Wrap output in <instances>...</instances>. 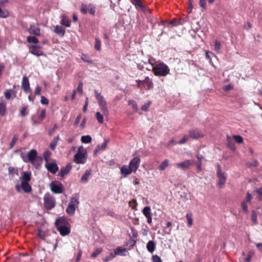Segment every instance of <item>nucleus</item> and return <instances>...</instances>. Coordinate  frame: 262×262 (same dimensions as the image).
Here are the masks:
<instances>
[{"label": "nucleus", "instance_id": "31", "mask_svg": "<svg viewBox=\"0 0 262 262\" xmlns=\"http://www.w3.org/2000/svg\"><path fill=\"white\" fill-rule=\"evenodd\" d=\"M91 174V170H86L83 175L82 176L81 178V181L82 183H86L88 181V180L89 179V176Z\"/></svg>", "mask_w": 262, "mask_h": 262}, {"label": "nucleus", "instance_id": "14", "mask_svg": "<svg viewBox=\"0 0 262 262\" xmlns=\"http://www.w3.org/2000/svg\"><path fill=\"white\" fill-rule=\"evenodd\" d=\"M28 30L30 34L35 36H40V29L35 26L34 24H31Z\"/></svg>", "mask_w": 262, "mask_h": 262}, {"label": "nucleus", "instance_id": "41", "mask_svg": "<svg viewBox=\"0 0 262 262\" xmlns=\"http://www.w3.org/2000/svg\"><path fill=\"white\" fill-rule=\"evenodd\" d=\"M142 213L145 217L151 215L150 207L149 206L145 207L142 210Z\"/></svg>", "mask_w": 262, "mask_h": 262}, {"label": "nucleus", "instance_id": "21", "mask_svg": "<svg viewBox=\"0 0 262 262\" xmlns=\"http://www.w3.org/2000/svg\"><path fill=\"white\" fill-rule=\"evenodd\" d=\"M127 252L126 249L121 247H118L114 251V253L115 255L125 256Z\"/></svg>", "mask_w": 262, "mask_h": 262}, {"label": "nucleus", "instance_id": "4", "mask_svg": "<svg viewBox=\"0 0 262 262\" xmlns=\"http://www.w3.org/2000/svg\"><path fill=\"white\" fill-rule=\"evenodd\" d=\"M43 206L46 209L50 210L55 207L56 201L55 198L49 193H47L43 197Z\"/></svg>", "mask_w": 262, "mask_h": 262}, {"label": "nucleus", "instance_id": "54", "mask_svg": "<svg viewBox=\"0 0 262 262\" xmlns=\"http://www.w3.org/2000/svg\"><path fill=\"white\" fill-rule=\"evenodd\" d=\"M81 59L85 62H88V63H92V62L90 57L86 54H82Z\"/></svg>", "mask_w": 262, "mask_h": 262}, {"label": "nucleus", "instance_id": "38", "mask_svg": "<svg viewBox=\"0 0 262 262\" xmlns=\"http://www.w3.org/2000/svg\"><path fill=\"white\" fill-rule=\"evenodd\" d=\"M168 162H169V161L168 159H165V160H164L162 163L161 164H160V165L159 166V169L161 171H163L165 169V168L168 166Z\"/></svg>", "mask_w": 262, "mask_h": 262}, {"label": "nucleus", "instance_id": "36", "mask_svg": "<svg viewBox=\"0 0 262 262\" xmlns=\"http://www.w3.org/2000/svg\"><path fill=\"white\" fill-rule=\"evenodd\" d=\"M96 98L97 100L98 101V103L101 102L104 100V98L102 95H101L100 93L98 92V91L96 90H94Z\"/></svg>", "mask_w": 262, "mask_h": 262}, {"label": "nucleus", "instance_id": "17", "mask_svg": "<svg viewBox=\"0 0 262 262\" xmlns=\"http://www.w3.org/2000/svg\"><path fill=\"white\" fill-rule=\"evenodd\" d=\"M132 172H133V169H132L129 166V167H127V166L126 165H123L121 168V170H120V172H121V174H122V176L124 177V178H126L127 177L128 175H129Z\"/></svg>", "mask_w": 262, "mask_h": 262}, {"label": "nucleus", "instance_id": "8", "mask_svg": "<svg viewBox=\"0 0 262 262\" xmlns=\"http://www.w3.org/2000/svg\"><path fill=\"white\" fill-rule=\"evenodd\" d=\"M45 167L52 173H56L59 170V167L56 161L51 163L46 162Z\"/></svg>", "mask_w": 262, "mask_h": 262}, {"label": "nucleus", "instance_id": "9", "mask_svg": "<svg viewBox=\"0 0 262 262\" xmlns=\"http://www.w3.org/2000/svg\"><path fill=\"white\" fill-rule=\"evenodd\" d=\"M40 46L31 45L29 48V52L37 56L43 55L44 53L40 50Z\"/></svg>", "mask_w": 262, "mask_h": 262}, {"label": "nucleus", "instance_id": "55", "mask_svg": "<svg viewBox=\"0 0 262 262\" xmlns=\"http://www.w3.org/2000/svg\"><path fill=\"white\" fill-rule=\"evenodd\" d=\"M18 140V136L16 135H14L13 138L12 139L10 143V148H12L14 145L15 144L16 141Z\"/></svg>", "mask_w": 262, "mask_h": 262}, {"label": "nucleus", "instance_id": "48", "mask_svg": "<svg viewBox=\"0 0 262 262\" xmlns=\"http://www.w3.org/2000/svg\"><path fill=\"white\" fill-rule=\"evenodd\" d=\"M103 251L102 248H97L92 254L91 257L96 258Z\"/></svg>", "mask_w": 262, "mask_h": 262}, {"label": "nucleus", "instance_id": "53", "mask_svg": "<svg viewBox=\"0 0 262 262\" xmlns=\"http://www.w3.org/2000/svg\"><path fill=\"white\" fill-rule=\"evenodd\" d=\"M115 255H114V253L113 252H111L110 253L109 255L104 259H103V260L104 262H108L110 260H112L115 257Z\"/></svg>", "mask_w": 262, "mask_h": 262}, {"label": "nucleus", "instance_id": "19", "mask_svg": "<svg viewBox=\"0 0 262 262\" xmlns=\"http://www.w3.org/2000/svg\"><path fill=\"white\" fill-rule=\"evenodd\" d=\"M189 138L197 139L203 136L200 133V132L196 129H193L190 130L189 134Z\"/></svg>", "mask_w": 262, "mask_h": 262}, {"label": "nucleus", "instance_id": "20", "mask_svg": "<svg viewBox=\"0 0 262 262\" xmlns=\"http://www.w3.org/2000/svg\"><path fill=\"white\" fill-rule=\"evenodd\" d=\"M54 32L60 37H63L66 33V29L62 26L57 25L55 27Z\"/></svg>", "mask_w": 262, "mask_h": 262}, {"label": "nucleus", "instance_id": "12", "mask_svg": "<svg viewBox=\"0 0 262 262\" xmlns=\"http://www.w3.org/2000/svg\"><path fill=\"white\" fill-rule=\"evenodd\" d=\"M21 88L26 94L31 92L29 80L26 76H24L23 77Z\"/></svg>", "mask_w": 262, "mask_h": 262}, {"label": "nucleus", "instance_id": "50", "mask_svg": "<svg viewBox=\"0 0 262 262\" xmlns=\"http://www.w3.org/2000/svg\"><path fill=\"white\" fill-rule=\"evenodd\" d=\"M233 138L238 144H241L243 142V138L239 135H233Z\"/></svg>", "mask_w": 262, "mask_h": 262}, {"label": "nucleus", "instance_id": "3", "mask_svg": "<svg viewBox=\"0 0 262 262\" xmlns=\"http://www.w3.org/2000/svg\"><path fill=\"white\" fill-rule=\"evenodd\" d=\"M86 150L82 146L79 147L77 152L74 155V160L77 164H84L85 162V159L86 154Z\"/></svg>", "mask_w": 262, "mask_h": 262}, {"label": "nucleus", "instance_id": "43", "mask_svg": "<svg viewBox=\"0 0 262 262\" xmlns=\"http://www.w3.org/2000/svg\"><path fill=\"white\" fill-rule=\"evenodd\" d=\"M172 225V224L170 222H167L166 224V227L164 229V232L167 234H169L170 233L171 229V226Z\"/></svg>", "mask_w": 262, "mask_h": 262}, {"label": "nucleus", "instance_id": "2", "mask_svg": "<svg viewBox=\"0 0 262 262\" xmlns=\"http://www.w3.org/2000/svg\"><path fill=\"white\" fill-rule=\"evenodd\" d=\"M152 71L154 74L158 76H165L169 73V68L163 62L156 64L152 67Z\"/></svg>", "mask_w": 262, "mask_h": 262}, {"label": "nucleus", "instance_id": "6", "mask_svg": "<svg viewBox=\"0 0 262 262\" xmlns=\"http://www.w3.org/2000/svg\"><path fill=\"white\" fill-rule=\"evenodd\" d=\"M221 169V166L218 164L217 166V177L219 179L217 184L220 187L223 188L226 181L227 175L225 172H222Z\"/></svg>", "mask_w": 262, "mask_h": 262}, {"label": "nucleus", "instance_id": "46", "mask_svg": "<svg viewBox=\"0 0 262 262\" xmlns=\"http://www.w3.org/2000/svg\"><path fill=\"white\" fill-rule=\"evenodd\" d=\"M79 203V202L78 201V198L77 197L74 196L71 198L69 204H73L74 206H76L77 207Z\"/></svg>", "mask_w": 262, "mask_h": 262}, {"label": "nucleus", "instance_id": "32", "mask_svg": "<svg viewBox=\"0 0 262 262\" xmlns=\"http://www.w3.org/2000/svg\"><path fill=\"white\" fill-rule=\"evenodd\" d=\"M75 210V206H74L73 204H69L68 207L66 209V212L68 214L72 215L74 214Z\"/></svg>", "mask_w": 262, "mask_h": 262}, {"label": "nucleus", "instance_id": "60", "mask_svg": "<svg viewBox=\"0 0 262 262\" xmlns=\"http://www.w3.org/2000/svg\"><path fill=\"white\" fill-rule=\"evenodd\" d=\"M253 254L254 252L253 251H250L248 253V256L245 258V261L246 262H250Z\"/></svg>", "mask_w": 262, "mask_h": 262}, {"label": "nucleus", "instance_id": "56", "mask_svg": "<svg viewBox=\"0 0 262 262\" xmlns=\"http://www.w3.org/2000/svg\"><path fill=\"white\" fill-rule=\"evenodd\" d=\"M46 111L45 109H43L41 110L40 114L39 115L38 119L40 121H42L46 116Z\"/></svg>", "mask_w": 262, "mask_h": 262}, {"label": "nucleus", "instance_id": "62", "mask_svg": "<svg viewBox=\"0 0 262 262\" xmlns=\"http://www.w3.org/2000/svg\"><path fill=\"white\" fill-rule=\"evenodd\" d=\"M189 138V135H185L182 139H181L179 141V144H184L185 143Z\"/></svg>", "mask_w": 262, "mask_h": 262}, {"label": "nucleus", "instance_id": "22", "mask_svg": "<svg viewBox=\"0 0 262 262\" xmlns=\"http://www.w3.org/2000/svg\"><path fill=\"white\" fill-rule=\"evenodd\" d=\"M31 179V173L30 171H24L21 178V182H29Z\"/></svg>", "mask_w": 262, "mask_h": 262}, {"label": "nucleus", "instance_id": "64", "mask_svg": "<svg viewBox=\"0 0 262 262\" xmlns=\"http://www.w3.org/2000/svg\"><path fill=\"white\" fill-rule=\"evenodd\" d=\"M83 83L82 82H80L77 86V91L80 93L81 94L83 93Z\"/></svg>", "mask_w": 262, "mask_h": 262}, {"label": "nucleus", "instance_id": "39", "mask_svg": "<svg viewBox=\"0 0 262 262\" xmlns=\"http://www.w3.org/2000/svg\"><path fill=\"white\" fill-rule=\"evenodd\" d=\"M8 173L9 175L13 176L14 174H16V175H18V170L17 168H14V167L10 166L8 168Z\"/></svg>", "mask_w": 262, "mask_h": 262}, {"label": "nucleus", "instance_id": "40", "mask_svg": "<svg viewBox=\"0 0 262 262\" xmlns=\"http://www.w3.org/2000/svg\"><path fill=\"white\" fill-rule=\"evenodd\" d=\"M101 40L98 38H95V49L97 51H100L101 50Z\"/></svg>", "mask_w": 262, "mask_h": 262}, {"label": "nucleus", "instance_id": "16", "mask_svg": "<svg viewBox=\"0 0 262 262\" xmlns=\"http://www.w3.org/2000/svg\"><path fill=\"white\" fill-rule=\"evenodd\" d=\"M56 228L60 234L62 236L67 235L70 232V226H59V227H58V228Z\"/></svg>", "mask_w": 262, "mask_h": 262}, {"label": "nucleus", "instance_id": "29", "mask_svg": "<svg viewBox=\"0 0 262 262\" xmlns=\"http://www.w3.org/2000/svg\"><path fill=\"white\" fill-rule=\"evenodd\" d=\"M59 139V136H57L53 138V140L51 142L50 146H49V147L51 150H54L55 149V148L57 145V143H58Z\"/></svg>", "mask_w": 262, "mask_h": 262}, {"label": "nucleus", "instance_id": "15", "mask_svg": "<svg viewBox=\"0 0 262 262\" xmlns=\"http://www.w3.org/2000/svg\"><path fill=\"white\" fill-rule=\"evenodd\" d=\"M185 20L184 18H176L173 19L170 21H167L168 25H171L172 26H178L179 25H182L184 24Z\"/></svg>", "mask_w": 262, "mask_h": 262}, {"label": "nucleus", "instance_id": "49", "mask_svg": "<svg viewBox=\"0 0 262 262\" xmlns=\"http://www.w3.org/2000/svg\"><path fill=\"white\" fill-rule=\"evenodd\" d=\"M108 142V140L107 139H105L104 142L101 145H97V148L100 150H104L106 148Z\"/></svg>", "mask_w": 262, "mask_h": 262}, {"label": "nucleus", "instance_id": "10", "mask_svg": "<svg viewBox=\"0 0 262 262\" xmlns=\"http://www.w3.org/2000/svg\"><path fill=\"white\" fill-rule=\"evenodd\" d=\"M140 159L138 157H134L129 162V166L135 172L139 167Z\"/></svg>", "mask_w": 262, "mask_h": 262}, {"label": "nucleus", "instance_id": "23", "mask_svg": "<svg viewBox=\"0 0 262 262\" xmlns=\"http://www.w3.org/2000/svg\"><path fill=\"white\" fill-rule=\"evenodd\" d=\"M227 144L228 147L232 151L236 150V147L234 141L228 136L227 137Z\"/></svg>", "mask_w": 262, "mask_h": 262}, {"label": "nucleus", "instance_id": "51", "mask_svg": "<svg viewBox=\"0 0 262 262\" xmlns=\"http://www.w3.org/2000/svg\"><path fill=\"white\" fill-rule=\"evenodd\" d=\"M96 117L99 123H102L103 122V116L100 112H98L96 113Z\"/></svg>", "mask_w": 262, "mask_h": 262}, {"label": "nucleus", "instance_id": "7", "mask_svg": "<svg viewBox=\"0 0 262 262\" xmlns=\"http://www.w3.org/2000/svg\"><path fill=\"white\" fill-rule=\"evenodd\" d=\"M50 185L51 190L54 193H62L64 191L63 185L57 181H52Z\"/></svg>", "mask_w": 262, "mask_h": 262}, {"label": "nucleus", "instance_id": "26", "mask_svg": "<svg viewBox=\"0 0 262 262\" xmlns=\"http://www.w3.org/2000/svg\"><path fill=\"white\" fill-rule=\"evenodd\" d=\"M99 105L101 108L102 111L103 112L104 115H106L108 114V110L107 107V103L105 100L99 103Z\"/></svg>", "mask_w": 262, "mask_h": 262}, {"label": "nucleus", "instance_id": "13", "mask_svg": "<svg viewBox=\"0 0 262 262\" xmlns=\"http://www.w3.org/2000/svg\"><path fill=\"white\" fill-rule=\"evenodd\" d=\"M72 165L71 163H68L66 167H61L60 171L58 173V176L61 178L64 177L65 175L68 174L72 169Z\"/></svg>", "mask_w": 262, "mask_h": 262}, {"label": "nucleus", "instance_id": "59", "mask_svg": "<svg viewBox=\"0 0 262 262\" xmlns=\"http://www.w3.org/2000/svg\"><path fill=\"white\" fill-rule=\"evenodd\" d=\"M258 162L257 160H254L253 162L247 163L248 167H256L258 165Z\"/></svg>", "mask_w": 262, "mask_h": 262}, {"label": "nucleus", "instance_id": "34", "mask_svg": "<svg viewBox=\"0 0 262 262\" xmlns=\"http://www.w3.org/2000/svg\"><path fill=\"white\" fill-rule=\"evenodd\" d=\"M130 1L133 5L139 7L143 10H144L145 7L140 0H130Z\"/></svg>", "mask_w": 262, "mask_h": 262}, {"label": "nucleus", "instance_id": "33", "mask_svg": "<svg viewBox=\"0 0 262 262\" xmlns=\"http://www.w3.org/2000/svg\"><path fill=\"white\" fill-rule=\"evenodd\" d=\"M9 16V12L6 9H2L0 7V17L3 18H6Z\"/></svg>", "mask_w": 262, "mask_h": 262}, {"label": "nucleus", "instance_id": "58", "mask_svg": "<svg viewBox=\"0 0 262 262\" xmlns=\"http://www.w3.org/2000/svg\"><path fill=\"white\" fill-rule=\"evenodd\" d=\"M151 104V102L148 101L147 103L143 105L141 107V110L143 111L146 112L148 109Z\"/></svg>", "mask_w": 262, "mask_h": 262}, {"label": "nucleus", "instance_id": "28", "mask_svg": "<svg viewBox=\"0 0 262 262\" xmlns=\"http://www.w3.org/2000/svg\"><path fill=\"white\" fill-rule=\"evenodd\" d=\"M146 248L149 252L152 253L156 248V244L155 242L153 241H149L147 244Z\"/></svg>", "mask_w": 262, "mask_h": 262}, {"label": "nucleus", "instance_id": "52", "mask_svg": "<svg viewBox=\"0 0 262 262\" xmlns=\"http://www.w3.org/2000/svg\"><path fill=\"white\" fill-rule=\"evenodd\" d=\"M51 155V151L48 150H46L43 154V158L46 162H48L49 157Z\"/></svg>", "mask_w": 262, "mask_h": 262}, {"label": "nucleus", "instance_id": "47", "mask_svg": "<svg viewBox=\"0 0 262 262\" xmlns=\"http://www.w3.org/2000/svg\"><path fill=\"white\" fill-rule=\"evenodd\" d=\"M143 82H146L147 83V86L148 89H150L153 88V83L151 79L148 77H146L145 79Z\"/></svg>", "mask_w": 262, "mask_h": 262}, {"label": "nucleus", "instance_id": "24", "mask_svg": "<svg viewBox=\"0 0 262 262\" xmlns=\"http://www.w3.org/2000/svg\"><path fill=\"white\" fill-rule=\"evenodd\" d=\"M6 113V104L2 99H0V115L4 116Z\"/></svg>", "mask_w": 262, "mask_h": 262}, {"label": "nucleus", "instance_id": "35", "mask_svg": "<svg viewBox=\"0 0 262 262\" xmlns=\"http://www.w3.org/2000/svg\"><path fill=\"white\" fill-rule=\"evenodd\" d=\"M186 217L187 220L188 226L189 227H191L193 224L192 214L191 213H187Z\"/></svg>", "mask_w": 262, "mask_h": 262}, {"label": "nucleus", "instance_id": "37", "mask_svg": "<svg viewBox=\"0 0 262 262\" xmlns=\"http://www.w3.org/2000/svg\"><path fill=\"white\" fill-rule=\"evenodd\" d=\"M81 141L83 143H89L92 141V138L90 135L82 136Z\"/></svg>", "mask_w": 262, "mask_h": 262}, {"label": "nucleus", "instance_id": "45", "mask_svg": "<svg viewBox=\"0 0 262 262\" xmlns=\"http://www.w3.org/2000/svg\"><path fill=\"white\" fill-rule=\"evenodd\" d=\"M128 104L129 105L132 106V107L133 108V109L136 111L137 112L138 111V106L135 100H129L128 101Z\"/></svg>", "mask_w": 262, "mask_h": 262}, {"label": "nucleus", "instance_id": "27", "mask_svg": "<svg viewBox=\"0 0 262 262\" xmlns=\"http://www.w3.org/2000/svg\"><path fill=\"white\" fill-rule=\"evenodd\" d=\"M21 187L26 193L30 192L32 190V187L29 182H21Z\"/></svg>", "mask_w": 262, "mask_h": 262}, {"label": "nucleus", "instance_id": "63", "mask_svg": "<svg viewBox=\"0 0 262 262\" xmlns=\"http://www.w3.org/2000/svg\"><path fill=\"white\" fill-rule=\"evenodd\" d=\"M40 102L42 104L48 105L49 104V100L45 96L41 97Z\"/></svg>", "mask_w": 262, "mask_h": 262}, {"label": "nucleus", "instance_id": "57", "mask_svg": "<svg viewBox=\"0 0 262 262\" xmlns=\"http://www.w3.org/2000/svg\"><path fill=\"white\" fill-rule=\"evenodd\" d=\"M28 108L27 105H24L20 111V115L22 117H25L27 115L26 110Z\"/></svg>", "mask_w": 262, "mask_h": 262}, {"label": "nucleus", "instance_id": "42", "mask_svg": "<svg viewBox=\"0 0 262 262\" xmlns=\"http://www.w3.org/2000/svg\"><path fill=\"white\" fill-rule=\"evenodd\" d=\"M27 41L30 43H37L38 42V39L33 36H29L27 37Z\"/></svg>", "mask_w": 262, "mask_h": 262}, {"label": "nucleus", "instance_id": "18", "mask_svg": "<svg viewBox=\"0 0 262 262\" xmlns=\"http://www.w3.org/2000/svg\"><path fill=\"white\" fill-rule=\"evenodd\" d=\"M191 164L190 160H186L184 162L176 163V165L177 168L185 170L187 169Z\"/></svg>", "mask_w": 262, "mask_h": 262}, {"label": "nucleus", "instance_id": "30", "mask_svg": "<svg viewBox=\"0 0 262 262\" xmlns=\"http://www.w3.org/2000/svg\"><path fill=\"white\" fill-rule=\"evenodd\" d=\"M11 93L14 96H16V91L14 90L13 89L7 90L5 93L4 95L7 99H10L11 96Z\"/></svg>", "mask_w": 262, "mask_h": 262}, {"label": "nucleus", "instance_id": "11", "mask_svg": "<svg viewBox=\"0 0 262 262\" xmlns=\"http://www.w3.org/2000/svg\"><path fill=\"white\" fill-rule=\"evenodd\" d=\"M55 225L56 228H58L59 226H70V224L67 217L61 216L56 219L55 222Z\"/></svg>", "mask_w": 262, "mask_h": 262}, {"label": "nucleus", "instance_id": "1", "mask_svg": "<svg viewBox=\"0 0 262 262\" xmlns=\"http://www.w3.org/2000/svg\"><path fill=\"white\" fill-rule=\"evenodd\" d=\"M20 156L24 162H30L35 165L36 168L40 166L41 164L42 159L38 157L35 149H32L29 151L27 156H24L23 154H21Z\"/></svg>", "mask_w": 262, "mask_h": 262}, {"label": "nucleus", "instance_id": "44", "mask_svg": "<svg viewBox=\"0 0 262 262\" xmlns=\"http://www.w3.org/2000/svg\"><path fill=\"white\" fill-rule=\"evenodd\" d=\"M221 42L218 40H215L214 43V50L217 53H219L221 50Z\"/></svg>", "mask_w": 262, "mask_h": 262}, {"label": "nucleus", "instance_id": "25", "mask_svg": "<svg viewBox=\"0 0 262 262\" xmlns=\"http://www.w3.org/2000/svg\"><path fill=\"white\" fill-rule=\"evenodd\" d=\"M60 24L67 27H70L71 26V21L68 19L66 16L62 15Z\"/></svg>", "mask_w": 262, "mask_h": 262}, {"label": "nucleus", "instance_id": "61", "mask_svg": "<svg viewBox=\"0 0 262 262\" xmlns=\"http://www.w3.org/2000/svg\"><path fill=\"white\" fill-rule=\"evenodd\" d=\"M152 262H162L160 257L157 255H154L152 256Z\"/></svg>", "mask_w": 262, "mask_h": 262}, {"label": "nucleus", "instance_id": "5", "mask_svg": "<svg viewBox=\"0 0 262 262\" xmlns=\"http://www.w3.org/2000/svg\"><path fill=\"white\" fill-rule=\"evenodd\" d=\"M96 7L93 4L87 5L82 3L81 5L80 11L83 14H86L88 12L92 15H95L96 13Z\"/></svg>", "mask_w": 262, "mask_h": 262}]
</instances>
